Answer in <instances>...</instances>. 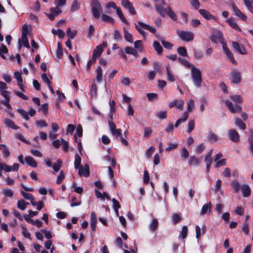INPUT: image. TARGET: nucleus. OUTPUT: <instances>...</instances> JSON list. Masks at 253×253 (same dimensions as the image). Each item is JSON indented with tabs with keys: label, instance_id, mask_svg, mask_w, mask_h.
Instances as JSON below:
<instances>
[{
	"label": "nucleus",
	"instance_id": "nucleus-1",
	"mask_svg": "<svg viewBox=\"0 0 253 253\" xmlns=\"http://www.w3.org/2000/svg\"><path fill=\"white\" fill-rule=\"evenodd\" d=\"M191 78L196 87L199 88L202 86V78L201 72L194 66L191 67Z\"/></svg>",
	"mask_w": 253,
	"mask_h": 253
},
{
	"label": "nucleus",
	"instance_id": "nucleus-2",
	"mask_svg": "<svg viewBox=\"0 0 253 253\" xmlns=\"http://www.w3.org/2000/svg\"><path fill=\"white\" fill-rule=\"evenodd\" d=\"M91 10L93 17L98 19L102 11V6L98 0H91Z\"/></svg>",
	"mask_w": 253,
	"mask_h": 253
},
{
	"label": "nucleus",
	"instance_id": "nucleus-3",
	"mask_svg": "<svg viewBox=\"0 0 253 253\" xmlns=\"http://www.w3.org/2000/svg\"><path fill=\"white\" fill-rule=\"evenodd\" d=\"M177 34L181 40L190 42L194 39V35L193 32L188 31H178Z\"/></svg>",
	"mask_w": 253,
	"mask_h": 253
},
{
	"label": "nucleus",
	"instance_id": "nucleus-4",
	"mask_svg": "<svg viewBox=\"0 0 253 253\" xmlns=\"http://www.w3.org/2000/svg\"><path fill=\"white\" fill-rule=\"evenodd\" d=\"M224 102L228 109L232 113H240L242 112V109L240 105H236L235 107H234L233 103L231 101L225 100Z\"/></svg>",
	"mask_w": 253,
	"mask_h": 253
},
{
	"label": "nucleus",
	"instance_id": "nucleus-5",
	"mask_svg": "<svg viewBox=\"0 0 253 253\" xmlns=\"http://www.w3.org/2000/svg\"><path fill=\"white\" fill-rule=\"evenodd\" d=\"M109 126L110 131L114 136L118 137L120 136L121 130L117 128L116 125L112 121H109Z\"/></svg>",
	"mask_w": 253,
	"mask_h": 253
},
{
	"label": "nucleus",
	"instance_id": "nucleus-6",
	"mask_svg": "<svg viewBox=\"0 0 253 253\" xmlns=\"http://www.w3.org/2000/svg\"><path fill=\"white\" fill-rule=\"evenodd\" d=\"M121 4L127 9L131 15H135L136 12L131 3L128 0H122Z\"/></svg>",
	"mask_w": 253,
	"mask_h": 253
},
{
	"label": "nucleus",
	"instance_id": "nucleus-7",
	"mask_svg": "<svg viewBox=\"0 0 253 253\" xmlns=\"http://www.w3.org/2000/svg\"><path fill=\"white\" fill-rule=\"evenodd\" d=\"M184 102L182 100H175L174 101L170 102L169 106L170 108H172L173 107H176L178 109L182 110L183 109Z\"/></svg>",
	"mask_w": 253,
	"mask_h": 253
},
{
	"label": "nucleus",
	"instance_id": "nucleus-8",
	"mask_svg": "<svg viewBox=\"0 0 253 253\" xmlns=\"http://www.w3.org/2000/svg\"><path fill=\"white\" fill-rule=\"evenodd\" d=\"M232 45L235 50L241 54H246L245 48L242 44H239L236 42H232Z\"/></svg>",
	"mask_w": 253,
	"mask_h": 253
},
{
	"label": "nucleus",
	"instance_id": "nucleus-9",
	"mask_svg": "<svg viewBox=\"0 0 253 253\" xmlns=\"http://www.w3.org/2000/svg\"><path fill=\"white\" fill-rule=\"evenodd\" d=\"M232 82L236 84H239L241 81V73L236 71L231 73Z\"/></svg>",
	"mask_w": 253,
	"mask_h": 253
},
{
	"label": "nucleus",
	"instance_id": "nucleus-10",
	"mask_svg": "<svg viewBox=\"0 0 253 253\" xmlns=\"http://www.w3.org/2000/svg\"><path fill=\"white\" fill-rule=\"evenodd\" d=\"M230 139L233 142H237L239 141V135L237 131L234 129H230L228 131Z\"/></svg>",
	"mask_w": 253,
	"mask_h": 253
},
{
	"label": "nucleus",
	"instance_id": "nucleus-11",
	"mask_svg": "<svg viewBox=\"0 0 253 253\" xmlns=\"http://www.w3.org/2000/svg\"><path fill=\"white\" fill-rule=\"evenodd\" d=\"M156 10L158 13L163 18L166 17V13H167L168 6L167 8H165L161 4H156L155 5Z\"/></svg>",
	"mask_w": 253,
	"mask_h": 253
},
{
	"label": "nucleus",
	"instance_id": "nucleus-12",
	"mask_svg": "<svg viewBox=\"0 0 253 253\" xmlns=\"http://www.w3.org/2000/svg\"><path fill=\"white\" fill-rule=\"evenodd\" d=\"M199 13L206 19H213L216 21V18L214 16L212 15L210 12L206 9H200Z\"/></svg>",
	"mask_w": 253,
	"mask_h": 253
},
{
	"label": "nucleus",
	"instance_id": "nucleus-13",
	"mask_svg": "<svg viewBox=\"0 0 253 253\" xmlns=\"http://www.w3.org/2000/svg\"><path fill=\"white\" fill-rule=\"evenodd\" d=\"M79 169V174L85 177L88 176L89 174V166L85 164L84 167H81Z\"/></svg>",
	"mask_w": 253,
	"mask_h": 253
},
{
	"label": "nucleus",
	"instance_id": "nucleus-14",
	"mask_svg": "<svg viewBox=\"0 0 253 253\" xmlns=\"http://www.w3.org/2000/svg\"><path fill=\"white\" fill-rule=\"evenodd\" d=\"M233 10L235 15L243 21H247V17L244 15L236 6L232 5Z\"/></svg>",
	"mask_w": 253,
	"mask_h": 253
},
{
	"label": "nucleus",
	"instance_id": "nucleus-15",
	"mask_svg": "<svg viewBox=\"0 0 253 253\" xmlns=\"http://www.w3.org/2000/svg\"><path fill=\"white\" fill-rule=\"evenodd\" d=\"M223 49L225 52V53L226 54V55L229 58L231 61L233 63H236V61L234 59V56L233 54L230 52L229 48L227 47V45L225 43L223 44Z\"/></svg>",
	"mask_w": 253,
	"mask_h": 253
},
{
	"label": "nucleus",
	"instance_id": "nucleus-16",
	"mask_svg": "<svg viewBox=\"0 0 253 253\" xmlns=\"http://www.w3.org/2000/svg\"><path fill=\"white\" fill-rule=\"evenodd\" d=\"M241 190L243 196L244 197H248L251 195V189L248 185L245 184L242 185L241 187Z\"/></svg>",
	"mask_w": 253,
	"mask_h": 253
},
{
	"label": "nucleus",
	"instance_id": "nucleus-17",
	"mask_svg": "<svg viewBox=\"0 0 253 253\" xmlns=\"http://www.w3.org/2000/svg\"><path fill=\"white\" fill-rule=\"evenodd\" d=\"M138 24L142 28L144 29H146V30H149L150 32L152 33H156V29L152 27V26H151L149 25H147V24H144V23L142 22H138Z\"/></svg>",
	"mask_w": 253,
	"mask_h": 253
},
{
	"label": "nucleus",
	"instance_id": "nucleus-18",
	"mask_svg": "<svg viewBox=\"0 0 253 253\" xmlns=\"http://www.w3.org/2000/svg\"><path fill=\"white\" fill-rule=\"evenodd\" d=\"M25 159L26 163L30 166L34 168H36L37 167V163L36 161L32 157H26Z\"/></svg>",
	"mask_w": 253,
	"mask_h": 253
},
{
	"label": "nucleus",
	"instance_id": "nucleus-19",
	"mask_svg": "<svg viewBox=\"0 0 253 253\" xmlns=\"http://www.w3.org/2000/svg\"><path fill=\"white\" fill-rule=\"evenodd\" d=\"M5 125L9 128L17 129L18 128V127L15 125L13 121L9 119H5L3 121Z\"/></svg>",
	"mask_w": 253,
	"mask_h": 253
},
{
	"label": "nucleus",
	"instance_id": "nucleus-20",
	"mask_svg": "<svg viewBox=\"0 0 253 253\" xmlns=\"http://www.w3.org/2000/svg\"><path fill=\"white\" fill-rule=\"evenodd\" d=\"M19 48H21L22 44L27 48H30V44L27 39V37L21 38V39H19Z\"/></svg>",
	"mask_w": 253,
	"mask_h": 253
},
{
	"label": "nucleus",
	"instance_id": "nucleus-21",
	"mask_svg": "<svg viewBox=\"0 0 253 253\" xmlns=\"http://www.w3.org/2000/svg\"><path fill=\"white\" fill-rule=\"evenodd\" d=\"M103 51V48L101 44L97 45L94 49L93 55H95L97 58L100 56Z\"/></svg>",
	"mask_w": 253,
	"mask_h": 253
},
{
	"label": "nucleus",
	"instance_id": "nucleus-22",
	"mask_svg": "<svg viewBox=\"0 0 253 253\" xmlns=\"http://www.w3.org/2000/svg\"><path fill=\"white\" fill-rule=\"evenodd\" d=\"M123 29L124 32V38L125 40L129 42L132 43L133 38L132 35L128 32L125 27H124Z\"/></svg>",
	"mask_w": 253,
	"mask_h": 253
},
{
	"label": "nucleus",
	"instance_id": "nucleus-23",
	"mask_svg": "<svg viewBox=\"0 0 253 253\" xmlns=\"http://www.w3.org/2000/svg\"><path fill=\"white\" fill-rule=\"evenodd\" d=\"M194 106H195V103H194V100L193 99H191V100H189V101L187 103V111L184 113H187V118H188L189 113L192 111V109L194 107Z\"/></svg>",
	"mask_w": 253,
	"mask_h": 253
},
{
	"label": "nucleus",
	"instance_id": "nucleus-24",
	"mask_svg": "<svg viewBox=\"0 0 253 253\" xmlns=\"http://www.w3.org/2000/svg\"><path fill=\"white\" fill-rule=\"evenodd\" d=\"M166 69L168 80L169 81V82H173L175 81V79L174 76L173 75L170 70V67L169 66H167Z\"/></svg>",
	"mask_w": 253,
	"mask_h": 253
},
{
	"label": "nucleus",
	"instance_id": "nucleus-25",
	"mask_svg": "<svg viewBox=\"0 0 253 253\" xmlns=\"http://www.w3.org/2000/svg\"><path fill=\"white\" fill-rule=\"evenodd\" d=\"M188 163L190 166H197L200 164V161L195 156H190Z\"/></svg>",
	"mask_w": 253,
	"mask_h": 253
},
{
	"label": "nucleus",
	"instance_id": "nucleus-26",
	"mask_svg": "<svg viewBox=\"0 0 253 253\" xmlns=\"http://www.w3.org/2000/svg\"><path fill=\"white\" fill-rule=\"evenodd\" d=\"M227 22L232 28H233L235 30H240V29L238 26L237 23L234 19L231 18L228 19L227 20Z\"/></svg>",
	"mask_w": 253,
	"mask_h": 253
},
{
	"label": "nucleus",
	"instance_id": "nucleus-27",
	"mask_svg": "<svg viewBox=\"0 0 253 253\" xmlns=\"http://www.w3.org/2000/svg\"><path fill=\"white\" fill-rule=\"evenodd\" d=\"M167 14L173 20L176 21L177 20V16L175 13L173 11L170 7L168 6V9Z\"/></svg>",
	"mask_w": 253,
	"mask_h": 253
},
{
	"label": "nucleus",
	"instance_id": "nucleus-28",
	"mask_svg": "<svg viewBox=\"0 0 253 253\" xmlns=\"http://www.w3.org/2000/svg\"><path fill=\"white\" fill-rule=\"evenodd\" d=\"M153 46L155 50L157 51L158 54H161L163 51V47L159 42L157 41L154 42Z\"/></svg>",
	"mask_w": 253,
	"mask_h": 253
},
{
	"label": "nucleus",
	"instance_id": "nucleus-29",
	"mask_svg": "<svg viewBox=\"0 0 253 253\" xmlns=\"http://www.w3.org/2000/svg\"><path fill=\"white\" fill-rule=\"evenodd\" d=\"M231 186L234 188V190L235 193H238L240 189H241L242 186L240 185L238 181H233L231 183Z\"/></svg>",
	"mask_w": 253,
	"mask_h": 253
},
{
	"label": "nucleus",
	"instance_id": "nucleus-30",
	"mask_svg": "<svg viewBox=\"0 0 253 253\" xmlns=\"http://www.w3.org/2000/svg\"><path fill=\"white\" fill-rule=\"evenodd\" d=\"M116 9L117 14L119 17V18L121 19L122 21L126 24H128V22L127 21L125 16H124L121 8L119 7H117Z\"/></svg>",
	"mask_w": 253,
	"mask_h": 253
},
{
	"label": "nucleus",
	"instance_id": "nucleus-31",
	"mask_svg": "<svg viewBox=\"0 0 253 253\" xmlns=\"http://www.w3.org/2000/svg\"><path fill=\"white\" fill-rule=\"evenodd\" d=\"M187 113H183V117L177 120L175 124V127H177L180 123H184L187 120Z\"/></svg>",
	"mask_w": 253,
	"mask_h": 253
},
{
	"label": "nucleus",
	"instance_id": "nucleus-32",
	"mask_svg": "<svg viewBox=\"0 0 253 253\" xmlns=\"http://www.w3.org/2000/svg\"><path fill=\"white\" fill-rule=\"evenodd\" d=\"M158 221L157 219H154L150 224V230L152 232L155 231L158 228Z\"/></svg>",
	"mask_w": 253,
	"mask_h": 253
},
{
	"label": "nucleus",
	"instance_id": "nucleus-33",
	"mask_svg": "<svg viewBox=\"0 0 253 253\" xmlns=\"http://www.w3.org/2000/svg\"><path fill=\"white\" fill-rule=\"evenodd\" d=\"M236 125L242 129H246V124L239 118L235 120Z\"/></svg>",
	"mask_w": 253,
	"mask_h": 253
},
{
	"label": "nucleus",
	"instance_id": "nucleus-34",
	"mask_svg": "<svg viewBox=\"0 0 253 253\" xmlns=\"http://www.w3.org/2000/svg\"><path fill=\"white\" fill-rule=\"evenodd\" d=\"M52 32L53 34L58 35V37L61 39L63 38L65 35L64 32L62 30L60 29L58 30L53 29L52 30Z\"/></svg>",
	"mask_w": 253,
	"mask_h": 253
},
{
	"label": "nucleus",
	"instance_id": "nucleus-35",
	"mask_svg": "<svg viewBox=\"0 0 253 253\" xmlns=\"http://www.w3.org/2000/svg\"><path fill=\"white\" fill-rule=\"evenodd\" d=\"M81 158L78 154H75V168L76 169H79L81 167Z\"/></svg>",
	"mask_w": 253,
	"mask_h": 253
},
{
	"label": "nucleus",
	"instance_id": "nucleus-36",
	"mask_svg": "<svg viewBox=\"0 0 253 253\" xmlns=\"http://www.w3.org/2000/svg\"><path fill=\"white\" fill-rule=\"evenodd\" d=\"M62 161L60 159L57 160V162L53 164V165L52 166L53 169L54 170V172H57L61 167V164Z\"/></svg>",
	"mask_w": 253,
	"mask_h": 253
},
{
	"label": "nucleus",
	"instance_id": "nucleus-37",
	"mask_svg": "<svg viewBox=\"0 0 253 253\" xmlns=\"http://www.w3.org/2000/svg\"><path fill=\"white\" fill-rule=\"evenodd\" d=\"M97 76L96 81L97 82H100L102 77V69L100 66H98L96 70Z\"/></svg>",
	"mask_w": 253,
	"mask_h": 253
},
{
	"label": "nucleus",
	"instance_id": "nucleus-38",
	"mask_svg": "<svg viewBox=\"0 0 253 253\" xmlns=\"http://www.w3.org/2000/svg\"><path fill=\"white\" fill-rule=\"evenodd\" d=\"M177 60L184 66H186V67L190 68H191L193 65H192L187 60L185 59L181 58H177Z\"/></svg>",
	"mask_w": 253,
	"mask_h": 253
},
{
	"label": "nucleus",
	"instance_id": "nucleus-39",
	"mask_svg": "<svg viewBox=\"0 0 253 253\" xmlns=\"http://www.w3.org/2000/svg\"><path fill=\"white\" fill-rule=\"evenodd\" d=\"M211 205V203L205 204L202 207L200 214L201 215L205 214L208 211V210L210 211Z\"/></svg>",
	"mask_w": 253,
	"mask_h": 253
},
{
	"label": "nucleus",
	"instance_id": "nucleus-40",
	"mask_svg": "<svg viewBox=\"0 0 253 253\" xmlns=\"http://www.w3.org/2000/svg\"><path fill=\"white\" fill-rule=\"evenodd\" d=\"M101 19L103 21L109 23H113L114 21V19L111 17L105 14H102Z\"/></svg>",
	"mask_w": 253,
	"mask_h": 253
},
{
	"label": "nucleus",
	"instance_id": "nucleus-41",
	"mask_svg": "<svg viewBox=\"0 0 253 253\" xmlns=\"http://www.w3.org/2000/svg\"><path fill=\"white\" fill-rule=\"evenodd\" d=\"M221 181L220 179H218L216 181L215 188L214 189V192L217 193L218 192H221Z\"/></svg>",
	"mask_w": 253,
	"mask_h": 253
},
{
	"label": "nucleus",
	"instance_id": "nucleus-42",
	"mask_svg": "<svg viewBox=\"0 0 253 253\" xmlns=\"http://www.w3.org/2000/svg\"><path fill=\"white\" fill-rule=\"evenodd\" d=\"M17 112L20 114V115L23 117V118L26 120V121H28L29 120V117L28 116V113L27 112L25 111L24 110L22 109H18L17 110Z\"/></svg>",
	"mask_w": 253,
	"mask_h": 253
},
{
	"label": "nucleus",
	"instance_id": "nucleus-43",
	"mask_svg": "<svg viewBox=\"0 0 253 253\" xmlns=\"http://www.w3.org/2000/svg\"><path fill=\"white\" fill-rule=\"evenodd\" d=\"M177 51L179 54L180 55L185 57L187 56V52L185 47H179Z\"/></svg>",
	"mask_w": 253,
	"mask_h": 253
},
{
	"label": "nucleus",
	"instance_id": "nucleus-44",
	"mask_svg": "<svg viewBox=\"0 0 253 253\" xmlns=\"http://www.w3.org/2000/svg\"><path fill=\"white\" fill-rule=\"evenodd\" d=\"M230 98L235 102L242 103L243 98L240 95H234L230 96Z\"/></svg>",
	"mask_w": 253,
	"mask_h": 253
},
{
	"label": "nucleus",
	"instance_id": "nucleus-45",
	"mask_svg": "<svg viewBox=\"0 0 253 253\" xmlns=\"http://www.w3.org/2000/svg\"><path fill=\"white\" fill-rule=\"evenodd\" d=\"M0 167H1L2 170L5 172H10L12 170L11 167L7 165L5 163H0Z\"/></svg>",
	"mask_w": 253,
	"mask_h": 253
},
{
	"label": "nucleus",
	"instance_id": "nucleus-46",
	"mask_svg": "<svg viewBox=\"0 0 253 253\" xmlns=\"http://www.w3.org/2000/svg\"><path fill=\"white\" fill-rule=\"evenodd\" d=\"M7 52L8 49L5 45H2L1 46H0V55L3 59H5L3 54L7 53Z\"/></svg>",
	"mask_w": 253,
	"mask_h": 253
},
{
	"label": "nucleus",
	"instance_id": "nucleus-47",
	"mask_svg": "<svg viewBox=\"0 0 253 253\" xmlns=\"http://www.w3.org/2000/svg\"><path fill=\"white\" fill-rule=\"evenodd\" d=\"M160 40L161 41L162 45H163V46L165 48L168 49H171L172 48V46H173L172 44H171V43H170L168 42L165 41L161 38L160 39Z\"/></svg>",
	"mask_w": 253,
	"mask_h": 253
},
{
	"label": "nucleus",
	"instance_id": "nucleus-48",
	"mask_svg": "<svg viewBox=\"0 0 253 253\" xmlns=\"http://www.w3.org/2000/svg\"><path fill=\"white\" fill-rule=\"evenodd\" d=\"M50 11L51 13L53 14L55 16L59 15L62 12L61 10H60L57 6L55 8H50Z\"/></svg>",
	"mask_w": 253,
	"mask_h": 253
},
{
	"label": "nucleus",
	"instance_id": "nucleus-49",
	"mask_svg": "<svg viewBox=\"0 0 253 253\" xmlns=\"http://www.w3.org/2000/svg\"><path fill=\"white\" fill-rule=\"evenodd\" d=\"M195 126L194 121L193 120H190L188 124V130L187 132L190 133L194 129Z\"/></svg>",
	"mask_w": 253,
	"mask_h": 253
},
{
	"label": "nucleus",
	"instance_id": "nucleus-50",
	"mask_svg": "<svg viewBox=\"0 0 253 253\" xmlns=\"http://www.w3.org/2000/svg\"><path fill=\"white\" fill-rule=\"evenodd\" d=\"M21 227L22 229V234L23 236L26 238L31 239L30 233L27 231L25 227L22 225L21 226Z\"/></svg>",
	"mask_w": 253,
	"mask_h": 253
},
{
	"label": "nucleus",
	"instance_id": "nucleus-51",
	"mask_svg": "<svg viewBox=\"0 0 253 253\" xmlns=\"http://www.w3.org/2000/svg\"><path fill=\"white\" fill-rule=\"evenodd\" d=\"M221 38V33H219L218 36L212 35L210 37L211 40L215 43L218 42V41H220Z\"/></svg>",
	"mask_w": 253,
	"mask_h": 253
},
{
	"label": "nucleus",
	"instance_id": "nucleus-52",
	"mask_svg": "<svg viewBox=\"0 0 253 253\" xmlns=\"http://www.w3.org/2000/svg\"><path fill=\"white\" fill-rule=\"evenodd\" d=\"M1 146L2 147V152L4 154V157L5 158L8 157L10 155V152L8 149L4 144H1Z\"/></svg>",
	"mask_w": 253,
	"mask_h": 253
},
{
	"label": "nucleus",
	"instance_id": "nucleus-53",
	"mask_svg": "<svg viewBox=\"0 0 253 253\" xmlns=\"http://www.w3.org/2000/svg\"><path fill=\"white\" fill-rule=\"evenodd\" d=\"M187 232H188L187 227L186 226H183L182 228V230L180 232L181 236L183 239H184L186 237Z\"/></svg>",
	"mask_w": 253,
	"mask_h": 253
},
{
	"label": "nucleus",
	"instance_id": "nucleus-54",
	"mask_svg": "<svg viewBox=\"0 0 253 253\" xmlns=\"http://www.w3.org/2000/svg\"><path fill=\"white\" fill-rule=\"evenodd\" d=\"M24 204H25L24 200H19L17 202V208L21 210L24 211L26 209Z\"/></svg>",
	"mask_w": 253,
	"mask_h": 253
},
{
	"label": "nucleus",
	"instance_id": "nucleus-55",
	"mask_svg": "<svg viewBox=\"0 0 253 253\" xmlns=\"http://www.w3.org/2000/svg\"><path fill=\"white\" fill-rule=\"evenodd\" d=\"M205 161L206 163L207 171L208 172L210 169V166L212 162V158H205Z\"/></svg>",
	"mask_w": 253,
	"mask_h": 253
},
{
	"label": "nucleus",
	"instance_id": "nucleus-56",
	"mask_svg": "<svg viewBox=\"0 0 253 253\" xmlns=\"http://www.w3.org/2000/svg\"><path fill=\"white\" fill-rule=\"evenodd\" d=\"M155 148L153 146L150 147L146 152V155L147 158H149L151 157L152 154L155 151Z\"/></svg>",
	"mask_w": 253,
	"mask_h": 253
},
{
	"label": "nucleus",
	"instance_id": "nucleus-57",
	"mask_svg": "<svg viewBox=\"0 0 253 253\" xmlns=\"http://www.w3.org/2000/svg\"><path fill=\"white\" fill-rule=\"evenodd\" d=\"M80 8V6L77 0H75L73 1L71 7V11H74L78 10Z\"/></svg>",
	"mask_w": 253,
	"mask_h": 253
},
{
	"label": "nucleus",
	"instance_id": "nucleus-58",
	"mask_svg": "<svg viewBox=\"0 0 253 253\" xmlns=\"http://www.w3.org/2000/svg\"><path fill=\"white\" fill-rule=\"evenodd\" d=\"M21 194L23 196V197L27 200H31L33 199V198H34V196L30 193H26L22 191L21 192Z\"/></svg>",
	"mask_w": 253,
	"mask_h": 253
},
{
	"label": "nucleus",
	"instance_id": "nucleus-59",
	"mask_svg": "<svg viewBox=\"0 0 253 253\" xmlns=\"http://www.w3.org/2000/svg\"><path fill=\"white\" fill-rule=\"evenodd\" d=\"M191 4L192 7L195 9H198L200 5V2L198 0H191Z\"/></svg>",
	"mask_w": 253,
	"mask_h": 253
},
{
	"label": "nucleus",
	"instance_id": "nucleus-60",
	"mask_svg": "<svg viewBox=\"0 0 253 253\" xmlns=\"http://www.w3.org/2000/svg\"><path fill=\"white\" fill-rule=\"evenodd\" d=\"M76 134L79 136V137H82L83 135V128L81 125L79 124L78 125Z\"/></svg>",
	"mask_w": 253,
	"mask_h": 253
},
{
	"label": "nucleus",
	"instance_id": "nucleus-61",
	"mask_svg": "<svg viewBox=\"0 0 253 253\" xmlns=\"http://www.w3.org/2000/svg\"><path fill=\"white\" fill-rule=\"evenodd\" d=\"M65 178V175L63 173V171L61 170L60 171V174L58 176L57 180H56V183L58 184H59L62 180Z\"/></svg>",
	"mask_w": 253,
	"mask_h": 253
},
{
	"label": "nucleus",
	"instance_id": "nucleus-62",
	"mask_svg": "<svg viewBox=\"0 0 253 253\" xmlns=\"http://www.w3.org/2000/svg\"><path fill=\"white\" fill-rule=\"evenodd\" d=\"M66 2V0H55L54 3L57 7L64 6Z\"/></svg>",
	"mask_w": 253,
	"mask_h": 253
},
{
	"label": "nucleus",
	"instance_id": "nucleus-63",
	"mask_svg": "<svg viewBox=\"0 0 253 253\" xmlns=\"http://www.w3.org/2000/svg\"><path fill=\"white\" fill-rule=\"evenodd\" d=\"M157 116L160 119H165L167 118V112L166 111H161L157 114Z\"/></svg>",
	"mask_w": 253,
	"mask_h": 253
},
{
	"label": "nucleus",
	"instance_id": "nucleus-64",
	"mask_svg": "<svg viewBox=\"0 0 253 253\" xmlns=\"http://www.w3.org/2000/svg\"><path fill=\"white\" fill-rule=\"evenodd\" d=\"M3 192V194L5 196L8 197H12L13 195V193L11 189H4Z\"/></svg>",
	"mask_w": 253,
	"mask_h": 253
}]
</instances>
